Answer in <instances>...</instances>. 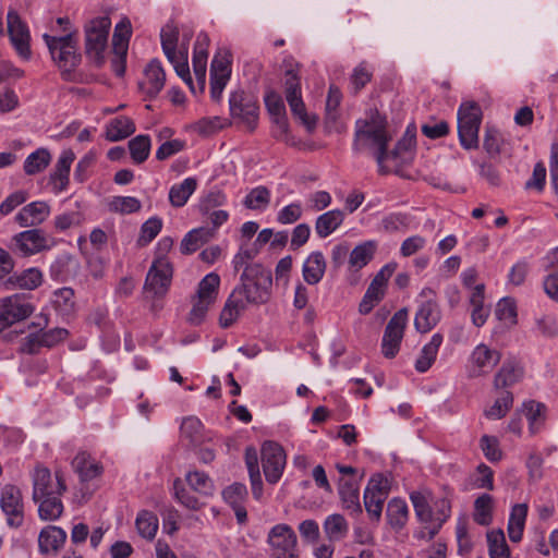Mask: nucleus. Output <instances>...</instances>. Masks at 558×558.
<instances>
[{"mask_svg":"<svg viewBox=\"0 0 558 558\" xmlns=\"http://www.w3.org/2000/svg\"><path fill=\"white\" fill-rule=\"evenodd\" d=\"M482 110L475 102H463L458 110V134L465 149L477 148Z\"/></svg>","mask_w":558,"mask_h":558,"instance_id":"obj_7","label":"nucleus"},{"mask_svg":"<svg viewBox=\"0 0 558 558\" xmlns=\"http://www.w3.org/2000/svg\"><path fill=\"white\" fill-rule=\"evenodd\" d=\"M434 519L429 525L416 533L417 538L432 539L439 532L442 524L451 517V496L446 495L434 501Z\"/></svg>","mask_w":558,"mask_h":558,"instance_id":"obj_24","label":"nucleus"},{"mask_svg":"<svg viewBox=\"0 0 558 558\" xmlns=\"http://www.w3.org/2000/svg\"><path fill=\"white\" fill-rule=\"evenodd\" d=\"M186 483L191 489L204 496H209L214 492L211 478L204 472L191 471L185 476Z\"/></svg>","mask_w":558,"mask_h":558,"instance_id":"obj_54","label":"nucleus"},{"mask_svg":"<svg viewBox=\"0 0 558 558\" xmlns=\"http://www.w3.org/2000/svg\"><path fill=\"white\" fill-rule=\"evenodd\" d=\"M396 269L397 263L391 262L376 272L359 304L361 315L369 314L384 300L388 282Z\"/></svg>","mask_w":558,"mask_h":558,"instance_id":"obj_12","label":"nucleus"},{"mask_svg":"<svg viewBox=\"0 0 558 558\" xmlns=\"http://www.w3.org/2000/svg\"><path fill=\"white\" fill-rule=\"evenodd\" d=\"M166 73L159 60H151L144 70V77L140 82L143 93L149 97L157 96L163 88Z\"/></svg>","mask_w":558,"mask_h":558,"instance_id":"obj_25","label":"nucleus"},{"mask_svg":"<svg viewBox=\"0 0 558 558\" xmlns=\"http://www.w3.org/2000/svg\"><path fill=\"white\" fill-rule=\"evenodd\" d=\"M162 226V219L157 216L147 219L141 227L137 244L140 246L148 245L160 233Z\"/></svg>","mask_w":558,"mask_h":558,"instance_id":"obj_56","label":"nucleus"},{"mask_svg":"<svg viewBox=\"0 0 558 558\" xmlns=\"http://www.w3.org/2000/svg\"><path fill=\"white\" fill-rule=\"evenodd\" d=\"M473 487L487 490L494 489V471L485 463L477 465L474 474Z\"/></svg>","mask_w":558,"mask_h":558,"instance_id":"obj_62","label":"nucleus"},{"mask_svg":"<svg viewBox=\"0 0 558 558\" xmlns=\"http://www.w3.org/2000/svg\"><path fill=\"white\" fill-rule=\"evenodd\" d=\"M173 494L177 501L187 509L197 510L202 506L198 498L192 495L184 487L183 482L180 478H177L173 482Z\"/></svg>","mask_w":558,"mask_h":558,"instance_id":"obj_59","label":"nucleus"},{"mask_svg":"<svg viewBox=\"0 0 558 558\" xmlns=\"http://www.w3.org/2000/svg\"><path fill=\"white\" fill-rule=\"evenodd\" d=\"M489 558H510V549L502 530H490L486 534Z\"/></svg>","mask_w":558,"mask_h":558,"instance_id":"obj_47","label":"nucleus"},{"mask_svg":"<svg viewBox=\"0 0 558 558\" xmlns=\"http://www.w3.org/2000/svg\"><path fill=\"white\" fill-rule=\"evenodd\" d=\"M135 525L142 537L153 539L158 531L159 522L154 512L142 510L137 513Z\"/></svg>","mask_w":558,"mask_h":558,"instance_id":"obj_52","label":"nucleus"},{"mask_svg":"<svg viewBox=\"0 0 558 558\" xmlns=\"http://www.w3.org/2000/svg\"><path fill=\"white\" fill-rule=\"evenodd\" d=\"M8 32L11 43L22 58H29V31L14 11L8 13Z\"/></svg>","mask_w":558,"mask_h":558,"instance_id":"obj_23","label":"nucleus"},{"mask_svg":"<svg viewBox=\"0 0 558 558\" xmlns=\"http://www.w3.org/2000/svg\"><path fill=\"white\" fill-rule=\"evenodd\" d=\"M132 35V25L128 17H123L114 27L112 49L114 54L126 56L129 41Z\"/></svg>","mask_w":558,"mask_h":558,"instance_id":"obj_43","label":"nucleus"},{"mask_svg":"<svg viewBox=\"0 0 558 558\" xmlns=\"http://www.w3.org/2000/svg\"><path fill=\"white\" fill-rule=\"evenodd\" d=\"M135 132L132 119L121 116L112 119L106 126V136L111 142L124 140Z\"/></svg>","mask_w":558,"mask_h":558,"instance_id":"obj_41","label":"nucleus"},{"mask_svg":"<svg viewBox=\"0 0 558 558\" xmlns=\"http://www.w3.org/2000/svg\"><path fill=\"white\" fill-rule=\"evenodd\" d=\"M260 457L266 481L269 484L278 483L287 464L283 447L276 441L266 440L262 445Z\"/></svg>","mask_w":558,"mask_h":558,"instance_id":"obj_17","label":"nucleus"},{"mask_svg":"<svg viewBox=\"0 0 558 558\" xmlns=\"http://www.w3.org/2000/svg\"><path fill=\"white\" fill-rule=\"evenodd\" d=\"M410 500L413 505L415 515L421 523L428 524L434 519V511L430 506L433 493L428 488H421L410 493Z\"/></svg>","mask_w":558,"mask_h":558,"instance_id":"obj_30","label":"nucleus"},{"mask_svg":"<svg viewBox=\"0 0 558 558\" xmlns=\"http://www.w3.org/2000/svg\"><path fill=\"white\" fill-rule=\"evenodd\" d=\"M408 319V310L401 308L388 322L381 339V353L386 359H393L399 353Z\"/></svg>","mask_w":558,"mask_h":558,"instance_id":"obj_15","label":"nucleus"},{"mask_svg":"<svg viewBox=\"0 0 558 558\" xmlns=\"http://www.w3.org/2000/svg\"><path fill=\"white\" fill-rule=\"evenodd\" d=\"M272 558H299L298 538L292 527L280 523L272 526L267 536Z\"/></svg>","mask_w":558,"mask_h":558,"instance_id":"obj_14","label":"nucleus"},{"mask_svg":"<svg viewBox=\"0 0 558 558\" xmlns=\"http://www.w3.org/2000/svg\"><path fill=\"white\" fill-rule=\"evenodd\" d=\"M339 496L342 507L353 513L360 514L362 507L360 504V489L359 484L354 481L340 480L339 482Z\"/></svg>","mask_w":558,"mask_h":558,"instance_id":"obj_39","label":"nucleus"},{"mask_svg":"<svg viewBox=\"0 0 558 558\" xmlns=\"http://www.w3.org/2000/svg\"><path fill=\"white\" fill-rule=\"evenodd\" d=\"M378 250V242L375 240H367L359 243L353 247L349 256V267L354 271H359L367 266Z\"/></svg>","mask_w":558,"mask_h":558,"instance_id":"obj_34","label":"nucleus"},{"mask_svg":"<svg viewBox=\"0 0 558 558\" xmlns=\"http://www.w3.org/2000/svg\"><path fill=\"white\" fill-rule=\"evenodd\" d=\"M50 161V153L46 148H38L26 157L24 171L28 175L40 173L49 166Z\"/></svg>","mask_w":558,"mask_h":558,"instance_id":"obj_50","label":"nucleus"},{"mask_svg":"<svg viewBox=\"0 0 558 558\" xmlns=\"http://www.w3.org/2000/svg\"><path fill=\"white\" fill-rule=\"evenodd\" d=\"M323 530L328 541L340 542L349 534V522L340 513H332L326 517Z\"/></svg>","mask_w":558,"mask_h":558,"instance_id":"obj_40","label":"nucleus"},{"mask_svg":"<svg viewBox=\"0 0 558 558\" xmlns=\"http://www.w3.org/2000/svg\"><path fill=\"white\" fill-rule=\"evenodd\" d=\"M72 466L83 482L92 481L104 472L102 464L86 451H81L74 457Z\"/></svg>","mask_w":558,"mask_h":558,"instance_id":"obj_28","label":"nucleus"},{"mask_svg":"<svg viewBox=\"0 0 558 558\" xmlns=\"http://www.w3.org/2000/svg\"><path fill=\"white\" fill-rule=\"evenodd\" d=\"M523 412L529 421L531 434H536L543 425L546 417V405L544 403L529 400L522 404Z\"/></svg>","mask_w":558,"mask_h":558,"instance_id":"obj_46","label":"nucleus"},{"mask_svg":"<svg viewBox=\"0 0 558 558\" xmlns=\"http://www.w3.org/2000/svg\"><path fill=\"white\" fill-rule=\"evenodd\" d=\"M173 277L171 262L154 259L145 278L144 293L147 298L162 299L168 293Z\"/></svg>","mask_w":558,"mask_h":558,"instance_id":"obj_11","label":"nucleus"},{"mask_svg":"<svg viewBox=\"0 0 558 558\" xmlns=\"http://www.w3.org/2000/svg\"><path fill=\"white\" fill-rule=\"evenodd\" d=\"M420 306L415 314L414 326L418 332H428L440 320V310L436 302V293L430 288L420 292Z\"/></svg>","mask_w":558,"mask_h":558,"instance_id":"obj_20","label":"nucleus"},{"mask_svg":"<svg viewBox=\"0 0 558 558\" xmlns=\"http://www.w3.org/2000/svg\"><path fill=\"white\" fill-rule=\"evenodd\" d=\"M0 508L7 524L17 529L24 522V502L21 489L13 484H5L0 490Z\"/></svg>","mask_w":558,"mask_h":558,"instance_id":"obj_19","label":"nucleus"},{"mask_svg":"<svg viewBox=\"0 0 558 558\" xmlns=\"http://www.w3.org/2000/svg\"><path fill=\"white\" fill-rule=\"evenodd\" d=\"M197 187L195 178H186L181 183L174 184L169 191V201L174 207L184 206Z\"/></svg>","mask_w":558,"mask_h":558,"instance_id":"obj_44","label":"nucleus"},{"mask_svg":"<svg viewBox=\"0 0 558 558\" xmlns=\"http://www.w3.org/2000/svg\"><path fill=\"white\" fill-rule=\"evenodd\" d=\"M230 113L233 119H238L248 130H254L258 120L257 100L243 92H233L229 99Z\"/></svg>","mask_w":558,"mask_h":558,"instance_id":"obj_21","label":"nucleus"},{"mask_svg":"<svg viewBox=\"0 0 558 558\" xmlns=\"http://www.w3.org/2000/svg\"><path fill=\"white\" fill-rule=\"evenodd\" d=\"M111 20L109 16H98L85 26L86 53L97 64H101L108 44Z\"/></svg>","mask_w":558,"mask_h":558,"instance_id":"obj_9","label":"nucleus"},{"mask_svg":"<svg viewBox=\"0 0 558 558\" xmlns=\"http://www.w3.org/2000/svg\"><path fill=\"white\" fill-rule=\"evenodd\" d=\"M11 242L13 250L25 257L50 251L57 244L54 238L39 228L21 231L12 236Z\"/></svg>","mask_w":558,"mask_h":558,"instance_id":"obj_10","label":"nucleus"},{"mask_svg":"<svg viewBox=\"0 0 558 558\" xmlns=\"http://www.w3.org/2000/svg\"><path fill=\"white\" fill-rule=\"evenodd\" d=\"M527 512V504L523 502L512 506L507 525L508 535L511 542L518 543L522 539Z\"/></svg>","mask_w":558,"mask_h":558,"instance_id":"obj_35","label":"nucleus"},{"mask_svg":"<svg viewBox=\"0 0 558 558\" xmlns=\"http://www.w3.org/2000/svg\"><path fill=\"white\" fill-rule=\"evenodd\" d=\"M284 96L294 118L306 128L313 131L317 123V118L306 111L305 104L302 98L301 82L298 71L289 69L284 75Z\"/></svg>","mask_w":558,"mask_h":558,"instance_id":"obj_6","label":"nucleus"},{"mask_svg":"<svg viewBox=\"0 0 558 558\" xmlns=\"http://www.w3.org/2000/svg\"><path fill=\"white\" fill-rule=\"evenodd\" d=\"M51 214V206L45 201H34L24 205L14 216V221L21 228H37Z\"/></svg>","mask_w":558,"mask_h":558,"instance_id":"obj_22","label":"nucleus"},{"mask_svg":"<svg viewBox=\"0 0 558 558\" xmlns=\"http://www.w3.org/2000/svg\"><path fill=\"white\" fill-rule=\"evenodd\" d=\"M270 198V191L266 186L259 185L246 194L243 204L248 209L263 211L268 207Z\"/></svg>","mask_w":558,"mask_h":558,"instance_id":"obj_53","label":"nucleus"},{"mask_svg":"<svg viewBox=\"0 0 558 558\" xmlns=\"http://www.w3.org/2000/svg\"><path fill=\"white\" fill-rule=\"evenodd\" d=\"M444 341L440 333H434L429 340L421 350L414 367L418 373L427 372L435 363L439 348Z\"/></svg>","mask_w":558,"mask_h":558,"instance_id":"obj_36","label":"nucleus"},{"mask_svg":"<svg viewBox=\"0 0 558 558\" xmlns=\"http://www.w3.org/2000/svg\"><path fill=\"white\" fill-rule=\"evenodd\" d=\"M131 157L135 163H143L149 156L150 138L148 135H137L129 142Z\"/></svg>","mask_w":558,"mask_h":558,"instance_id":"obj_55","label":"nucleus"},{"mask_svg":"<svg viewBox=\"0 0 558 558\" xmlns=\"http://www.w3.org/2000/svg\"><path fill=\"white\" fill-rule=\"evenodd\" d=\"M219 287L220 277L217 272H209L199 281L189 313V322L192 325H199L204 322L207 312L217 301Z\"/></svg>","mask_w":558,"mask_h":558,"instance_id":"obj_5","label":"nucleus"},{"mask_svg":"<svg viewBox=\"0 0 558 558\" xmlns=\"http://www.w3.org/2000/svg\"><path fill=\"white\" fill-rule=\"evenodd\" d=\"M111 210L129 215L138 211L142 208L141 201L133 196H117L110 203Z\"/></svg>","mask_w":558,"mask_h":558,"instance_id":"obj_61","label":"nucleus"},{"mask_svg":"<svg viewBox=\"0 0 558 558\" xmlns=\"http://www.w3.org/2000/svg\"><path fill=\"white\" fill-rule=\"evenodd\" d=\"M501 360V352L486 343H478L466 360V374L470 378L489 375Z\"/></svg>","mask_w":558,"mask_h":558,"instance_id":"obj_13","label":"nucleus"},{"mask_svg":"<svg viewBox=\"0 0 558 558\" xmlns=\"http://www.w3.org/2000/svg\"><path fill=\"white\" fill-rule=\"evenodd\" d=\"M54 64L58 66L61 77L68 82H80L77 68L81 64V53L77 39L73 33L63 36H43Z\"/></svg>","mask_w":558,"mask_h":558,"instance_id":"obj_3","label":"nucleus"},{"mask_svg":"<svg viewBox=\"0 0 558 558\" xmlns=\"http://www.w3.org/2000/svg\"><path fill=\"white\" fill-rule=\"evenodd\" d=\"M496 317L506 326H513L517 324V306L511 298L501 299L496 306Z\"/></svg>","mask_w":558,"mask_h":558,"instance_id":"obj_58","label":"nucleus"},{"mask_svg":"<svg viewBox=\"0 0 558 558\" xmlns=\"http://www.w3.org/2000/svg\"><path fill=\"white\" fill-rule=\"evenodd\" d=\"M512 405V392L502 390L494 403L484 411V414L488 420H500L507 415Z\"/></svg>","mask_w":558,"mask_h":558,"instance_id":"obj_51","label":"nucleus"},{"mask_svg":"<svg viewBox=\"0 0 558 558\" xmlns=\"http://www.w3.org/2000/svg\"><path fill=\"white\" fill-rule=\"evenodd\" d=\"M344 213L340 209L328 210L316 218L315 232L320 239L333 233L343 222Z\"/></svg>","mask_w":558,"mask_h":558,"instance_id":"obj_37","label":"nucleus"},{"mask_svg":"<svg viewBox=\"0 0 558 558\" xmlns=\"http://www.w3.org/2000/svg\"><path fill=\"white\" fill-rule=\"evenodd\" d=\"M192 35V32L183 33L182 41L179 44L178 27L173 23H167L160 31V41L162 51L177 74L189 85L193 94H197L203 93L206 86L209 37L206 33H199L194 45L192 63L196 87L189 68V41Z\"/></svg>","mask_w":558,"mask_h":558,"instance_id":"obj_1","label":"nucleus"},{"mask_svg":"<svg viewBox=\"0 0 558 558\" xmlns=\"http://www.w3.org/2000/svg\"><path fill=\"white\" fill-rule=\"evenodd\" d=\"M265 105L270 114L277 118V122L281 123L283 128H286L284 117V104L282 101L281 96L276 92H269L265 96Z\"/></svg>","mask_w":558,"mask_h":558,"instance_id":"obj_63","label":"nucleus"},{"mask_svg":"<svg viewBox=\"0 0 558 558\" xmlns=\"http://www.w3.org/2000/svg\"><path fill=\"white\" fill-rule=\"evenodd\" d=\"M213 233L206 228H196L189 231L181 241V252L183 254H192L196 252L204 243H206Z\"/></svg>","mask_w":558,"mask_h":558,"instance_id":"obj_49","label":"nucleus"},{"mask_svg":"<svg viewBox=\"0 0 558 558\" xmlns=\"http://www.w3.org/2000/svg\"><path fill=\"white\" fill-rule=\"evenodd\" d=\"M415 146V134L407 131L402 140H400L395 149L389 151V160L392 159L396 166L410 162L413 157Z\"/></svg>","mask_w":558,"mask_h":558,"instance_id":"obj_42","label":"nucleus"},{"mask_svg":"<svg viewBox=\"0 0 558 558\" xmlns=\"http://www.w3.org/2000/svg\"><path fill=\"white\" fill-rule=\"evenodd\" d=\"M386 519L392 531L401 532L409 521V507L405 500L399 497L390 499L386 509Z\"/></svg>","mask_w":558,"mask_h":558,"instance_id":"obj_32","label":"nucleus"},{"mask_svg":"<svg viewBox=\"0 0 558 558\" xmlns=\"http://www.w3.org/2000/svg\"><path fill=\"white\" fill-rule=\"evenodd\" d=\"M327 263L322 252H313L303 263L302 275L306 283L314 286L322 281Z\"/></svg>","mask_w":558,"mask_h":558,"instance_id":"obj_33","label":"nucleus"},{"mask_svg":"<svg viewBox=\"0 0 558 558\" xmlns=\"http://www.w3.org/2000/svg\"><path fill=\"white\" fill-rule=\"evenodd\" d=\"M33 304L24 294H12L0 299V331L15 323L25 320L34 312Z\"/></svg>","mask_w":558,"mask_h":558,"instance_id":"obj_16","label":"nucleus"},{"mask_svg":"<svg viewBox=\"0 0 558 558\" xmlns=\"http://www.w3.org/2000/svg\"><path fill=\"white\" fill-rule=\"evenodd\" d=\"M29 195L26 191L19 190L8 195L0 204V214L2 216L10 215L19 206L23 205Z\"/></svg>","mask_w":558,"mask_h":558,"instance_id":"obj_64","label":"nucleus"},{"mask_svg":"<svg viewBox=\"0 0 558 558\" xmlns=\"http://www.w3.org/2000/svg\"><path fill=\"white\" fill-rule=\"evenodd\" d=\"M56 481H52L51 472L48 468L37 464L33 470L31 477L33 482V500L38 501L48 495H62L66 490V485L60 472H56Z\"/></svg>","mask_w":558,"mask_h":558,"instance_id":"obj_18","label":"nucleus"},{"mask_svg":"<svg viewBox=\"0 0 558 558\" xmlns=\"http://www.w3.org/2000/svg\"><path fill=\"white\" fill-rule=\"evenodd\" d=\"M480 447L488 461L498 462L501 460L502 451L497 437L483 435L480 439Z\"/></svg>","mask_w":558,"mask_h":558,"instance_id":"obj_60","label":"nucleus"},{"mask_svg":"<svg viewBox=\"0 0 558 558\" xmlns=\"http://www.w3.org/2000/svg\"><path fill=\"white\" fill-rule=\"evenodd\" d=\"M494 499L489 494H482L474 501L473 520L483 526L493 522Z\"/></svg>","mask_w":558,"mask_h":558,"instance_id":"obj_48","label":"nucleus"},{"mask_svg":"<svg viewBox=\"0 0 558 558\" xmlns=\"http://www.w3.org/2000/svg\"><path fill=\"white\" fill-rule=\"evenodd\" d=\"M62 495H48L36 501L38 506V515L44 521H56L63 513Z\"/></svg>","mask_w":558,"mask_h":558,"instance_id":"obj_45","label":"nucleus"},{"mask_svg":"<svg viewBox=\"0 0 558 558\" xmlns=\"http://www.w3.org/2000/svg\"><path fill=\"white\" fill-rule=\"evenodd\" d=\"M271 272L262 264L246 265L240 277V283L233 289L248 304H264L270 299Z\"/></svg>","mask_w":558,"mask_h":558,"instance_id":"obj_4","label":"nucleus"},{"mask_svg":"<svg viewBox=\"0 0 558 558\" xmlns=\"http://www.w3.org/2000/svg\"><path fill=\"white\" fill-rule=\"evenodd\" d=\"M66 532L56 525L44 527L38 536V547L41 554L58 553L65 544Z\"/></svg>","mask_w":558,"mask_h":558,"instance_id":"obj_29","label":"nucleus"},{"mask_svg":"<svg viewBox=\"0 0 558 558\" xmlns=\"http://www.w3.org/2000/svg\"><path fill=\"white\" fill-rule=\"evenodd\" d=\"M74 159L75 155L71 149H65L60 154L54 171L50 175L52 191L56 194L66 190L69 185L70 169Z\"/></svg>","mask_w":558,"mask_h":558,"instance_id":"obj_27","label":"nucleus"},{"mask_svg":"<svg viewBox=\"0 0 558 558\" xmlns=\"http://www.w3.org/2000/svg\"><path fill=\"white\" fill-rule=\"evenodd\" d=\"M392 135L387 129L386 117L377 109H369L365 117L355 123L353 148L356 151L371 150L374 155L379 171H388L386 163L389 161L388 144Z\"/></svg>","mask_w":558,"mask_h":558,"instance_id":"obj_2","label":"nucleus"},{"mask_svg":"<svg viewBox=\"0 0 558 558\" xmlns=\"http://www.w3.org/2000/svg\"><path fill=\"white\" fill-rule=\"evenodd\" d=\"M524 376L522 365L515 360H506L494 376V388L507 390V388L520 383Z\"/></svg>","mask_w":558,"mask_h":558,"instance_id":"obj_26","label":"nucleus"},{"mask_svg":"<svg viewBox=\"0 0 558 558\" xmlns=\"http://www.w3.org/2000/svg\"><path fill=\"white\" fill-rule=\"evenodd\" d=\"M391 490V480L381 473L371 476L365 487L363 501L364 507L372 520L379 521L386 499Z\"/></svg>","mask_w":558,"mask_h":558,"instance_id":"obj_8","label":"nucleus"},{"mask_svg":"<svg viewBox=\"0 0 558 558\" xmlns=\"http://www.w3.org/2000/svg\"><path fill=\"white\" fill-rule=\"evenodd\" d=\"M247 304L248 303H246L242 296L238 295V292L232 291L220 313V325L223 328H228L233 325V323H235L244 312Z\"/></svg>","mask_w":558,"mask_h":558,"instance_id":"obj_38","label":"nucleus"},{"mask_svg":"<svg viewBox=\"0 0 558 558\" xmlns=\"http://www.w3.org/2000/svg\"><path fill=\"white\" fill-rule=\"evenodd\" d=\"M43 280V271L37 267H31L19 275L10 276L4 283V289L35 290L41 286Z\"/></svg>","mask_w":558,"mask_h":558,"instance_id":"obj_31","label":"nucleus"},{"mask_svg":"<svg viewBox=\"0 0 558 558\" xmlns=\"http://www.w3.org/2000/svg\"><path fill=\"white\" fill-rule=\"evenodd\" d=\"M226 126L220 117L202 118L192 124L191 129L201 136H210Z\"/></svg>","mask_w":558,"mask_h":558,"instance_id":"obj_57","label":"nucleus"}]
</instances>
